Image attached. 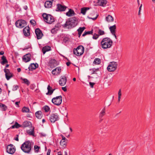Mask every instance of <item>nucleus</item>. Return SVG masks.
I'll list each match as a JSON object with an SVG mask.
<instances>
[{"mask_svg": "<svg viewBox=\"0 0 155 155\" xmlns=\"http://www.w3.org/2000/svg\"><path fill=\"white\" fill-rule=\"evenodd\" d=\"M78 23V19L74 17L69 18L63 26L65 28L70 29L75 27Z\"/></svg>", "mask_w": 155, "mask_h": 155, "instance_id": "f257e3e1", "label": "nucleus"}, {"mask_svg": "<svg viewBox=\"0 0 155 155\" xmlns=\"http://www.w3.org/2000/svg\"><path fill=\"white\" fill-rule=\"evenodd\" d=\"M113 41L110 38L106 37L103 38L101 42V46L103 49H106L111 47Z\"/></svg>", "mask_w": 155, "mask_h": 155, "instance_id": "f03ea898", "label": "nucleus"}, {"mask_svg": "<svg viewBox=\"0 0 155 155\" xmlns=\"http://www.w3.org/2000/svg\"><path fill=\"white\" fill-rule=\"evenodd\" d=\"M31 143L28 141L24 143L21 147V150L25 153H29L31 150Z\"/></svg>", "mask_w": 155, "mask_h": 155, "instance_id": "7ed1b4c3", "label": "nucleus"}, {"mask_svg": "<svg viewBox=\"0 0 155 155\" xmlns=\"http://www.w3.org/2000/svg\"><path fill=\"white\" fill-rule=\"evenodd\" d=\"M42 16L45 21L48 23L51 24L54 21V17L50 14L44 13Z\"/></svg>", "mask_w": 155, "mask_h": 155, "instance_id": "20e7f679", "label": "nucleus"}, {"mask_svg": "<svg viewBox=\"0 0 155 155\" xmlns=\"http://www.w3.org/2000/svg\"><path fill=\"white\" fill-rule=\"evenodd\" d=\"M84 51V48L82 45L79 46L76 48H74L73 50V53L77 56L81 55Z\"/></svg>", "mask_w": 155, "mask_h": 155, "instance_id": "39448f33", "label": "nucleus"}, {"mask_svg": "<svg viewBox=\"0 0 155 155\" xmlns=\"http://www.w3.org/2000/svg\"><path fill=\"white\" fill-rule=\"evenodd\" d=\"M117 63L115 61L110 62L107 67V69L109 72L114 71L117 69Z\"/></svg>", "mask_w": 155, "mask_h": 155, "instance_id": "423d86ee", "label": "nucleus"}, {"mask_svg": "<svg viewBox=\"0 0 155 155\" xmlns=\"http://www.w3.org/2000/svg\"><path fill=\"white\" fill-rule=\"evenodd\" d=\"M62 101V97L61 95L54 97L52 99V102L57 106L61 104Z\"/></svg>", "mask_w": 155, "mask_h": 155, "instance_id": "0eeeda50", "label": "nucleus"}, {"mask_svg": "<svg viewBox=\"0 0 155 155\" xmlns=\"http://www.w3.org/2000/svg\"><path fill=\"white\" fill-rule=\"evenodd\" d=\"M26 21L23 20H18L15 22L16 26L18 28H22L26 25Z\"/></svg>", "mask_w": 155, "mask_h": 155, "instance_id": "6e6552de", "label": "nucleus"}, {"mask_svg": "<svg viewBox=\"0 0 155 155\" xmlns=\"http://www.w3.org/2000/svg\"><path fill=\"white\" fill-rule=\"evenodd\" d=\"M15 151V147L12 144L8 145L7 147L6 152L10 154H13Z\"/></svg>", "mask_w": 155, "mask_h": 155, "instance_id": "1a4fd4ad", "label": "nucleus"}, {"mask_svg": "<svg viewBox=\"0 0 155 155\" xmlns=\"http://www.w3.org/2000/svg\"><path fill=\"white\" fill-rule=\"evenodd\" d=\"M59 116L57 114H51L49 118V120L52 123H54L56 121L59 120Z\"/></svg>", "mask_w": 155, "mask_h": 155, "instance_id": "9d476101", "label": "nucleus"}, {"mask_svg": "<svg viewBox=\"0 0 155 155\" xmlns=\"http://www.w3.org/2000/svg\"><path fill=\"white\" fill-rule=\"evenodd\" d=\"M35 33L38 39L41 38L43 34L39 28H38L35 29Z\"/></svg>", "mask_w": 155, "mask_h": 155, "instance_id": "9b49d317", "label": "nucleus"}, {"mask_svg": "<svg viewBox=\"0 0 155 155\" xmlns=\"http://www.w3.org/2000/svg\"><path fill=\"white\" fill-rule=\"evenodd\" d=\"M4 71L5 73V76L7 80H9L12 77V74L10 72L8 69L5 68L4 69Z\"/></svg>", "mask_w": 155, "mask_h": 155, "instance_id": "f8f14e48", "label": "nucleus"}, {"mask_svg": "<svg viewBox=\"0 0 155 155\" xmlns=\"http://www.w3.org/2000/svg\"><path fill=\"white\" fill-rule=\"evenodd\" d=\"M67 78L64 76L61 77V79L59 80V84L62 86H64L67 82Z\"/></svg>", "mask_w": 155, "mask_h": 155, "instance_id": "ddd939ff", "label": "nucleus"}, {"mask_svg": "<svg viewBox=\"0 0 155 155\" xmlns=\"http://www.w3.org/2000/svg\"><path fill=\"white\" fill-rule=\"evenodd\" d=\"M67 7L60 4H58L57 5V8L56 11H64L66 9Z\"/></svg>", "mask_w": 155, "mask_h": 155, "instance_id": "4468645a", "label": "nucleus"}, {"mask_svg": "<svg viewBox=\"0 0 155 155\" xmlns=\"http://www.w3.org/2000/svg\"><path fill=\"white\" fill-rule=\"evenodd\" d=\"M30 28L28 26L25 27L23 30L24 35L26 36H28L30 35Z\"/></svg>", "mask_w": 155, "mask_h": 155, "instance_id": "2eb2a0df", "label": "nucleus"}, {"mask_svg": "<svg viewBox=\"0 0 155 155\" xmlns=\"http://www.w3.org/2000/svg\"><path fill=\"white\" fill-rule=\"evenodd\" d=\"M61 70L60 67H58L52 71V73L53 74L57 75L59 74L61 71Z\"/></svg>", "mask_w": 155, "mask_h": 155, "instance_id": "dca6fc26", "label": "nucleus"}, {"mask_svg": "<svg viewBox=\"0 0 155 155\" xmlns=\"http://www.w3.org/2000/svg\"><path fill=\"white\" fill-rule=\"evenodd\" d=\"M31 54H27L25 55L23 58V60L24 61L27 62L30 60Z\"/></svg>", "mask_w": 155, "mask_h": 155, "instance_id": "f3484780", "label": "nucleus"}, {"mask_svg": "<svg viewBox=\"0 0 155 155\" xmlns=\"http://www.w3.org/2000/svg\"><path fill=\"white\" fill-rule=\"evenodd\" d=\"M107 2L106 0H98L97 2L98 5L104 7L106 6Z\"/></svg>", "mask_w": 155, "mask_h": 155, "instance_id": "a211bd4d", "label": "nucleus"}, {"mask_svg": "<svg viewBox=\"0 0 155 155\" xmlns=\"http://www.w3.org/2000/svg\"><path fill=\"white\" fill-rule=\"evenodd\" d=\"M52 2L51 1H46L44 4V6L45 8H49L51 7Z\"/></svg>", "mask_w": 155, "mask_h": 155, "instance_id": "6ab92c4d", "label": "nucleus"}, {"mask_svg": "<svg viewBox=\"0 0 155 155\" xmlns=\"http://www.w3.org/2000/svg\"><path fill=\"white\" fill-rule=\"evenodd\" d=\"M42 50L43 54H45L46 52L51 50V48L49 46H46L42 48Z\"/></svg>", "mask_w": 155, "mask_h": 155, "instance_id": "aec40b11", "label": "nucleus"}, {"mask_svg": "<svg viewBox=\"0 0 155 155\" xmlns=\"http://www.w3.org/2000/svg\"><path fill=\"white\" fill-rule=\"evenodd\" d=\"M35 115L37 118L39 119H41L43 116L42 112L41 111H37L35 113Z\"/></svg>", "mask_w": 155, "mask_h": 155, "instance_id": "412c9836", "label": "nucleus"}, {"mask_svg": "<svg viewBox=\"0 0 155 155\" xmlns=\"http://www.w3.org/2000/svg\"><path fill=\"white\" fill-rule=\"evenodd\" d=\"M75 13L73 10L71 9H69L68 11L66 13V15L68 17H71L73 16Z\"/></svg>", "mask_w": 155, "mask_h": 155, "instance_id": "4be33fe9", "label": "nucleus"}, {"mask_svg": "<svg viewBox=\"0 0 155 155\" xmlns=\"http://www.w3.org/2000/svg\"><path fill=\"white\" fill-rule=\"evenodd\" d=\"M116 28V27L115 25L111 26L109 28V29L112 34L115 33Z\"/></svg>", "mask_w": 155, "mask_h": 155, "instance_id": "5701e85b", "label": "nucleus"}, {"mask_svg": "<svg viewBox=\"0 0 155 155\" xmlns=\"http://www.w3.org/2000/svg\"><path fill=\"white\" fill-rule=\"evenodd\" d=\"M106 20L108 22H112L114 21V19L113 17L110 15H108L105 18Z\"/></svg>", "mask_w": 155, "mask_h": 155, "instance_id": "b1692460", "label": "nucleus"}, {"mask_svg": "<svg viewBox=\"0 0 155 155\" xmlns=\"http://www.w3.org/2000/svg\"><path fill=\"white\" fill-rule=\"evenodd\" d=\"M51 87L49 85H48L47 87V89L48 90V92L46 94L47 95H51L53 93V91L55 90V89H51Z\"/></svg>", "mask_w": 155, "mask_h": 155, "instance_id": "393cba45", "label": "nucleus"}, {"mask_svg": "<svg viewBox=\"0 0 155 155\" xmlns=\"http://www.w3.org/2000/svg\"><path fill=\"white\" fill-rule=\"evenodd\" d=\"M38 65L37 64H35L32 63L30 65L28 68L29 69V70H30V69L32 70H34L38 68Z\"/></svg>", "mask_w": 155, "mask_h": 155, "instance_id": "a878e982", "label": "nucleus"}, {"mask_svg": "<svg viewBox=\"0 0 155 155\" xmlns=\"http://www.w3.org/2000/svg\"><path fill=\"white\" fill-rule=\"evenodd\" d=\"M85 29L84 27H80L78 30L77 31L78 32V34L79 35V37H80L83 31Z\"/></svg>", "mask_w": 155, "mask_h": 155, "instance_id": "bb28decb", "label": "nucleus"}, {"mask_svg": "<svg viewBox=\"0 0 155 155\" xmlns=\"http://www.w3.org/2000/svg\"><path fill=\"white\" fill-rule=\"evenodd\" d=\"M31 125V124L30 121H26L23 123V124L22 125L23 126H22V127H27L28 126H30Z\"/></svg>", "mask_w": 155, "mask_h": 155, "instance_id": "cd10ccee", "label": "nucleus"}, {"mask_svg": "<svg viewBox=\"0 0 155 155\" xmlns=\"http://www.w3.org/2000/svg\"><path fill=\"white\" fill-rule=\"evenodd\" d=\"M59 110L62 114L64 113H66L67 114L66 107H60Z\"/></svg>", "mask_w": 155, "mask_h": 155, "instance_id": "c85d7f7f", "label": "nucleus"}, {"mask_svg": "<svg viewBox=\"0 0 155 155\" xmlns=\"http://www.w3.org/2000/svg\"><path fill=\"white\" fill-rule=\"evenodd\" d=\"M89 9V8H81V13L83 15H85L86 13V12Z\"/></svg>", "mask_w": 155, "mask_h": 155, "instance_id": "c756f323", "label": "nucleus"}, {"mask_svg": "<svg viewBox=\"0 0 155 155\" xmlns=\"http://www.w3.org/2000/svg\"><path fill=\"white\" fill-rule=\"evenodd\" d=\"M105 107L103 108L100 113L99 115V117L101 118L105 114Z\"/></svg>", "mask_w": 155, "mask_h": 155, "instance_id": "7c9ffc66", "label": "nucleus"}, {"mask_svg": "<svg viewBox=\"0 0 155 155\" xmlns=\"http://www.w3.org/2000/svg\"><path fill=\"white\" fill-rule=\"evenodd\" d=\"M2 61L1 62V63L3 65L8 63V61L5 56H3L2 57Z\"/></svg>", "mask_w": 155, "mask_h": 155, "instance_id": "2f4dec72", "label": "nucleus"}, {"mask_svg": "<svg viewBox=\"0 0 155 155\" xmlns=\"http://www.w3.org/2000/svg\"><path fill=\"white\" fill-rule=\"evenodd\" d=\"M101 63V60L99 58H96L95 59L93 63L96 64H99Z\"/></svg>", "mask_w": 155, "mask_h": 155, "instance_id": "473e14b6", "label": "nucleus"}, {"mask_svg": "<svg viewBox=\"0 0 155 155\" xmlns=\"http://www.w3.org/2000/svg\"><path fill=\"white\" fill-rule=\"evenodd\" d=\"M60 144L63 147V148H65L66 146V141L61 140Z\"/></svg>", "mask_w": 155, "mask_h": 155, "instance_id": "72a5a7b5", "label": "nucleus"}, {"mask_svg": "<svg viewBox=\"0 0 155 155\" xmlns=\"http://www.w3.org/2000/svg\"><path fill=\"white\" fill-rule=\"evenodd\" d=\"M34 128H33L31 130V131L30 130H27V133H28L29 135L34 136Z\"/></svg>", "mask_w": 155, "mask_h": 155, "instance_id": "f704fd0d", "label": "nucleus"}, {"mask_svg": "<svg viewBox=\"0 0 155 155\" xmlns=\"http://www.w3.org/2000/svg\"><path fill=\"white\" fill-rule=\"evenodd\" d=\"M22 111L24 113L29 112V109L28 107H23Z\"/></svg>", "mask_w": 155, "mask_h": 155, "instance_id": "c9c22d12", "label": "nucleus"}, {"mask_svg": "<svg viewBox=\"0 0 155 155\" xmlns=\"http://www.w3.org/2000/svg\"><path fill=\"white\" fill-rule=\"evenodd\" d=\"M49 62L51 64H52V65L55 66L56 65V61L54 59H52L51 60H50Z\"/></svg>", "mask_w": 155, "mask_h": 155, "instance_id": "e433bc0d", "label": "nucleus"}, {"mask_svg": "<svg viewBox=\"0 0 155 155\" xmlns=\"http://www.w3.org/2000/svg\"><path fill=\"white\" fill-rule=\"evenodd\" d=\"M98 34L99 35V36L105 34V33L104 31L100 29L98 30Z\"/></svg>", "mask_w": 155, "mask_h": 155, "instance_id": "4c0bfd02", "label": "nucleus"}, {"mask_svg": "<svg viewBox=\"0 0 155 155\" xmlns=\"http://www.w3.org/2000/svg\"><path fill=\"white\" fill-rule=\"evenodd\" d=\"M34 149L35 152H38L39 151V149H40V147L37 145H35L34 147Z\"/></svg>", "mask_w": 155, "mask_h": 155, "instance_id": "58836bf2", "label": "nucleus"}, {"mask_svg": "<svg viewBox=\"0 0 155 155\" xmlns=\"http://www.w3.org/2000/svg\"><path fill=\"white\" fill-rule=\"evenodd\" d=\"M95 13H96V16L94 17V18H90V17H88V18L89 19H93V20H95V19H96L97 18L98 16V15L96 13L94 12V11H92V14H95Z\"/></svg>", "mask_w": 155, "mask_h": 155, "instance_id": "ea45409f", "label": "nucleus"}, {"mask_svg": "<svg viewBox=\"0 0 155 155\" xmlns=\"http://www.w3.org/2000/svg\"><path fill=\"white\" fill-rule=\"evenodd\" d=\"M22 80L24 81V83H25V84H26L28 85L30 84V82H29V81L27 79H22Z\"/></svg>", "mask_w": 155, "mask_h": 155, "instance_id": "a19ab883", "label": "nucleus"}, {"mask_svg": "<svg viewBox=\"0 0 155 155\" xmlns=\"http://www.w3.org/2000/svg\"><path fill=\"white\" fill-rule=\"evenodd\" d=\"M99 37V35L97 34L96 33H94V34L93 35L92 37V38L96 40Z\"/></svg>", "mask_w": 155, "mask_h": 155, "instance_id": "79ce46f5", "label": "nucleus"}, {"mask_svg": "<svg viewBox=\"0 0 155 155\" xmlns=\"http://www.w3.org/2000/svg\"><path fill=\"white\" fill-rule=\"evenodd\" d=\"M60 27V24L57 23L55 25L54 28H56V30H59Z\"/></svg>", "mask_w": 155, "mask_h": 155, "instance_id": "37998d69", "label": "nucleus"}, {"mask_svg": "<svg viewBox=\"0 0 155 155\" xmlns=\"http://www.w3.org/2000/svg\"><path fill=\"white\" fill-rule=\"evenodd\" d=\"M98 70V69H90V71H92V74H94L95 73L96 71H97Z\"/></svg>", "mask_w": 155, "mask_h": 155, "instance_id": "c03bdc74", "label": "nucleus"}, {"mask_svg": "<svg viewBox=\"0 0 155 155\" xmlns=\"http://www.w3.org/2000/svg\"><path fill=\"white\" fill-rule=\"evenodd\" d=\"M58 31V30H56V28H54L51 29V32L52 34H55L57 32V31Z\"/></svg>", "mask_w": 155, "mask_h": 155, "instance_id": "a18cd8bd", "label": "nucleus"}, {"mask_svg": "<svg viewBox=\"0 0 155 155\" xmlns=\"http://www.w3.org/2000/svg\"><path fill=\"white\" fill-rule=\"evenodd\" d=\"M43 109L46 112L49 111L50 110L49 107H43Z\"/></svg>", "mask_w": 155, "mask_h": 155, "instance_id": "49530a36", "label": "nucleus"}, {"mask_svg": "<svg viewBox=\"0 0 155 155\" xmlns=\"http://www.w3.org/2000/svg\"><path fill=\"white\" fill-rule=\"evenodd\" d=\"M15 128H18L20 127H21V125L19 124L17 122H16L15 124Z\"/></svg>", "mask_w": 155, "mask_h": 155, "instance_id": "de8ad7c7", "label": "nucleus"}, {"mask_svg": "<svg viewBox=\"0 0 155 155\" xmlns=\"http://www.w3.org/2000/svg\"><path fill=\"white\" fill-rule=\"evenodd\" d=\"M18 88V86L16 85H14L13 87L12 90L13 91H15Z\"/></svg>", "mask_w": 155, "mask_h": 155, "instance_id": "09e8293b", "label": "nucleus"}, {"mask_svg": "<svg viewBox=\"0 0 155 155\" xmlns=\"http://www.w3.org/2000/svg\"><path fill=\"white\" fill-rule=\"evenodd\" d=\"M30 23L33 25L35 26V21L34 20H31L30 21Z\"/></svg>", "mask_w": 155, "mask_h": 155, "instance_id": "8fccbe9b", "label": "nucleus"}, {"mask_svg": "<svg viewBox=\"0 0 155 155\" xmlns=\"http://www.w3.org/2000/svg\"><path fill=\"white\" fill-rule=\"evenodd\" d=\"M7 107H0V110L3 111H5L7 109Z\"/></svg>", "mask_w": 155, "mask_h": 155, "instance_id": "3c124183", "label": "nucleus"}, {"mask_svg": "<svg viewBox=\"0 0 155 155\" xmlns=\"http://www.w3.org/2000/svg\"><path fill=\"white\" fill-rule=\"evenodd\" d=\"M40 134L41 137H45L46 136V134L44 133H40Z\"/></svg>", "mask_w": 155, "mask_h": 155, "instance_id": "603ef678", "label": "nucleus"}, {"mask_svg": "<svg viewBox=\"0 0 155 155\" xmlns=\"http://www.w3.org/2000/svg\"><path fill=\"white\" fill-rule=\"evenodd\" d=\"M89 84L91 87V88H93L94 85L95 84V83L94 82H90Z\"/></svg>", "mask_w": 155, "mask_h": 155, "instance_id": "864d4df0", "label": "nucleus"}, {"mask_svg": "<svg viewBox=\"0 0 155 155\" xmlns=\"http://www.w3.org/2000/svg\"><path fill=\"white\" fill-rule=\"evenodd\" d=\"M61 136L62 137V139L61 140L66 141V140L67 141V139L64 137L63 135H61Z\"/></svg>", "mask_w": 155, "mask_h": 155, "instance_id": "5fc2aeb1", "label": "nucleus"}, {"mask_svg": "<svg viewBox=\"0 0 155 155\" xmlns=\"http://www.w3.org/2000/svg\"><path fill=\"white\" fill-rule=\"evenodd\" d=\"M20 103V101H16L15 102V106H19V104Z\"/></svg>", "mask_w": 155, "mask_h": 155, "instance_id": "6e6d98bb", "label": "nucleus"}, {"mask_svg": "<svg viewBox=\"0 0 155 155\" xmlns=\"http://www.w3.org/2000/svg\"><path fill=\"white\" fill-rule=\"evenodd\" d=\"M68 39L67 38H64L63 40V42H66L68 41Z\"/></svg>", "mask_w": 155, "mask_h": 155, "instance_id": "4d7b16f0", "label": "nucleus"}, {"mask_svg": "<svg viewBox=\"0 0 155 155\" xmlns=\"http://www.w3.org/2000/svg\"><path fill=\"white\" fill-rule=\"evenodd\" d=\"M87 34V35L88 34H92L93 33L92 31H86Z\"/></svg>", "mask_w": 155, "mask_h": 155, "instance_id": "13d9d810", "label": "nucleus"}, {"mask_svg": "<svg viewBox=\"0 0 155 155\" xmlns=\"http://www.w3.org/2000/svg\"><path fill=\"white\" fill-rule=\"evenodd\" d=\"M118 94V96H121V90L120 89L119 90Z\"/></svg>", "mask_w": 155, "mask_h": 155, "instance_id": "bf43d9fd", "label": "nucleus"}, {"mask_svg": "<svg viewBox=\"0 0 155 155\" xmlns=\"http://www.w3.org/2000/svg\"><path fill=\"white\" fill-rule=\"evenodd\" d=\"M16 136H17V137H16L14 139L15 140H16L17 141H18V140H19V139H18V134L16 135Z\"/></svg>", "mask_w": 155, "mask_h": 155, "instance_id": "052dcab7", "label": "nucleus"}, {"mask_svg": "<svg viewBox=\"0 0 155 155\" xmlns=\"http://www.w3.org/2000/svg\"><path fill=\"white\" fill-rule=\"evenodd\" d=\"M50 152L51 150L50 149H48V152L47 153V155H50Z\"/></svg>", "mask_w": 155, "mask_h": 155, "instance_id": "680f3d73", "label": "nucleus"}, {"mask_svg": "<svg viewBox=\"0 0 155 155\" xmlns=\"http://www.w3.org/2000/svg\"><path fill=\"white\" fill-rule=\"evenodd\" d=\"M62 89L65 92L67 91V89L66 87H62Z\"/></svg>", "mask_w": 155, "mask_h": 155, "instance_id": "e2e57ef3", "label": "nucleus"}, {"mask_svg": "<svg viewBox=\"0 0 155 155\" xmlns=\"http://www.w3.org/2000/svg\"><path fill=\"white\" fill-rule=\"evenodd\" d=\"M87 34L86 31H85L84 32V33L83 34L82 36H84L86 35H87Z\"/></svg>", "mask_w": 155, "mask_h": 155, "instance_id": "0e129e2a", "label": "nucleus"}, {"mask_svg": "<svg viewBox=\"0 0 155 155\" xmlns=\"http://www.w3.org/2000/svg\"><path fill=\"white\" fill-rule=\"evenodd\" d=\"M27 8H28V7L27 5H25V6H24V7H23V8L25 10H27Z\"/></svg>", "mask_w": 155, "mask_h": 155, "instance_id": "69168bd1", "label": "nucleus"}, {"mask_svg": "<svg viewBox=\"0 0 155 155\" xmlns=\"http://www.w3.org/2000/svg\"><path fill=\"white\" fill-rule=\"evenodd\" d=\"M15 124L12 126L11 127H10V128H12V129H13V128H15Z\"/></svg>", "mask_w": 155, "mask_h": 155, "instance_id": "338daca9", "label": "nucleus"}, {"mask_svg": "<svg viewBox=\"0 0 155 155\" xmlns=\"http://www.w3.org/2000/svg\"><path fill=\"white\" fill-rule=\"evenodd\" d=\"M71 62H68L66 63V64L68 66H69L70 64H71Z\"/></svg>", "mask_w": 155, "mask_h": 155, "instance_id": "774afa93", "label": "nucleus"}]
</instances>
